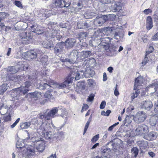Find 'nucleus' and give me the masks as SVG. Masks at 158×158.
<instances>
[{
	"label": "nucleus",
	"mask_w": 158,
	"mask_h": 158,
	"mask_svg": "<svg viewBox=\"0 0 158 158\" xmlns=\"http://www.w3.org/2000/svg\"><path fill=\"white\" fill-rule=\"evenodd\" d=\"M84 72L83 71H78L72 70L70 72V74L67 77L66 80L63 83L56 84V88L63 89L65 88L69 84L72 82L73 80L75 79L76 80H79L83 75Z\"/></svg>",
	"instance_id": "f257e3e1"
},
{
	"label": "nucleus",
	"mask_w": 158,
	"mask_h": 158,
	"mask_svg": "<svg viewBox=\"0 0 158 158\" xmlns=\"http://www.w3.org/2000/svg\"><path fill=\"white\" fill-rule=\"evenodd\" d=\"M30 85L31 83L30 82H26L22 84L21 87L13 89L11 91V96L17 100H19L21 95L22 94L25 95L29 91L28 88Z\"/></svg>",
	"instance_id": "f03ea898"
},
{
	"label": "nucleus",
	"mask_w": 158,
	"mask_h": 158,
	"mask_svg": "<svg viewBox=\"0 0 158 158\" xmlns=\"http://www.w3.org/2000/svg\"><path fill=\"white\" fill-rule=\"evenodd\" d=\"M111 39L109 37L103 38H99V37H93L92 40L89 41V44L94 46H96L98 44H101L103 45L104 48H105Z\"/></svg>",
	"instance_id": "7ed1b4c3"
},
{
	"label": "nucleus",
	"mask_w": 158,
	"mask_h": 158,
	"mask_svg": "<svg viewBox=\"0 0 158 158\" xmlns=\"http://www.w3.org/2000/svg\"><path fill=\"white\" fill-rule=\"evenodd\" d=\"M58 111V108L55 107L52 108L48 112L46 111L45 112H44L43 114L40 113L38 115L39 118L41 119H44L45 120H49L52 118L55 117L56 116L55 115Z\"/></svg>",
	"instance_id": "20e7f679"
},
{
	"label": "nucleus",
	"mask_w": 158,
	"mask_h": 158,
	"mask_svg": "<svg viewBox=\"0 0 158 158\" xmlns=\"http://www.w3.org/2000/svg\"><path fill=\"white\" fill-rule=\"evenodd\" d=\"M49 127V125H46L45 126H41L39 129V133L42 135H44L47 139H51L53 138L54 137V134L51 131L48 132L47 127Z\"/></svg>",
	"instance_id": "39448f33"
},
{
	"label": "nucleus",
	"mask_w": 158,
	"mask_h": 158,
	"mask_svg": "<svg viewBox=\"0 0 158 158\" xmlns=\"http://www.w3.org/2000/svg\"><path fill=\"white\" fill-rule=\"evenodd\" d=\"M19 36L23 44H28L32 42L33 35L31 33L23 31L20 33Z\"/></svg>",
	"instance_id": "423d86ee"
},
{
	"label": "nucleus",
	"mask_w": 158,
	"mask_h": 158,
	"mask_svg": "<svg viewBox=\"0 0 158 158\" xmlns=\"http://www.w3.org/2000/svg\"><path fill=\"white\" fill-rule=\"evenodd\" d=\"M148 131V128L147 126L143 124L137 126L135 130V133L136 135L143 136Z\"/></svg>",
	"instance_id": "0eeeda50"
},
{
	"label": "nucleus",
	"mask_w": 158,
	"mask_h": 158,
	"mask_svg": "<svg viewBox=\"0 0 158 158\" xmlns=\"http://www.w3.org/2000/svg\"><path fill=\"white\" fill-rule=\"evenodd\" d=\"M146 113L143 111H139L137 113L134 119L137 123H139L143 122L146 118Z\"/></svg>",
	"instance_id": "6e6552de"
},
{
	"label": "nucleus",
	"mask_w": 158,
	"mask_h": 158,
	"mask_svg": "<svg viewBox=\"0 0 158 158\" xmlns=\"http://www.w3.org/2000/svg\"><path fill=\"white\" fill-rule=\"evenodd\" d=\"M107 17L106 15H102L101 17H97L94 19V23L97 26H101L105 23L107 20Z\"/></svg>",
	"instance_id": "1a4fd4ad"
},
{
	"label": "nucleus",
	"mask_w": 158,
	"mask_h": 158,
	"mask_svg": "<svg viewBox=\"0 0 158 158\" xmlns=\"http://www.w3.org/2000/svg\"><path fill=\"white\" fill-rule=\"evenodd\" d=\"M78 52L76 50H73L70 53L69 58L65 59V61H68L70 64H73L76 61V59L78 58Z\"/></svg>",
	"instance_id": "9d476101"
},
{
	"label": "nucleus",
	"mask_w": 158,
	"mask_h": 158,
	"mask_svg": "<svg viewBox=\"0 0 158 158\" xmlns=\"http://www.w3.org/2000/svg\"><path fill=\"white\" fill-rule=\"evenodd\" d=\"M34 149L29 148L24 149L22 153L23 157L25 158H30L34 155Z\"/></svg>",
	"instance_id": "9b49d317"
},
{
	"label": "nucleus",
	"mask_w": 158,
	"mask_h": 158,
	"mask_svg": "<svg viewBox=\"0 0 158 158\" xmlns=\"http://www.w3.org/2000/svg\"><path fill=\"white\" fill-rule=\"evenodd\" d=\"M56 84H57V83L55 82L53 80H51L48 83H44L43 85H40V88L42 89H49L51 87L53 88H56Z\"/></svg>",
	"instance_id": "f8f14e48"
},
{
	"label": "nucleus",
	"mask_w": 158,
	"mask_h": 158,
	"mask_svg": "<svg viewBox=\"0 0 158 158\" xmlns=\"http://www.w3.org/2000/svg\"><path fill=\"white\" fill-rule=\"evenodd\" d=\"M76 40L74 38L67 39L63 44H65V47L68 49L72 48L76 43Z\"/></svg>",
	"instance_id": "ddd939ff"
},
{
	"label": "nucleus",
	"mask_w": 158,
	"mask_h": 158,
	"mask_svg": "<svg viewBox=\"0 0 158 158\" xmlns=\"http://www.w3.org/2000/svg\"><path fill=\"white\" fill-rule=\"evenodd\" d=\"M64 42H61L56 45L54 48V52L56 54L59 55L63 51L64 48Z\"/></svg>",
	"instance_id": "4468645a"
},
{
	"label": "nucleus",
	"mask_w": 158,
	"mask_h": 158,
	"mask_svg": "<svg viewBox=\"0 0 158 158\" xmlns=\"http://www.w3.org/2000/svg\"><path fill=\"white\" fill-rule=\"evenodd\" d=\"M157 137V134L155 132H151L148 134H146L143 136V138L149 141L153 140L156 139Z\"/></svg>",
	"instance_id": "2eb2a0df"
},
{
	"label": "nucleus",
	"mask_w": 158,
	"mask_h": 158,
	"mask_svg": "<svg viewBox=\"0 0 158 158\" xmlns=\"http://www.w3.org/2000/svg\"><path fill=\"white\" fill-rule=\"evenodd\" d=\"M24 55L28 60L35 59L37 56V53L33 50L27 51L24 53Z\"/></svg>",
	"instance_id": "dca6fc26"
},
{
	"label": "nucleus",
	"mask_w": 158,
	"mask_h": 158,
	"mask_svg": "<svg viewBox=\"0 0 158 158\" xmlns=\"http://www.w3.org/2000/svg\"><path fill=\"white\" fill-rule=\"evenodd\" d=\"M142 107L145 110H149L152 107V102L150 101H144L141 103Z\"/></svg>",
	"instance_id": "f3484780"
},
{
	"label": "nucleus",
	"mask_w": 158,
	"mask_h": 158,
	"mask_svg": "<svg viewBox=\"0 0 158 158\" xmlns=\"http://www.w3.org/2000/svg\"><path fill=\"white\" fill-rule=\"evenodd\" d=\"M111 150L110 148L104 149L101 152V156L102 158H110Z\"/></svg>",
	"instance_id": "a211bd4d"
},
{
	"label": "nucleus",
	"mask_w": 158,
	"mask_h": 158,
	"mask_svg": "<svg viewBox=\"0 0 158 158\" xmlns=\"http://www.w3.org/2000/svg\"><path fill=\"white\" fill-rule=\"evenodd\" d=\"M44 144L45 143L44 141H40L35 145L36 148L38 151L42 152L44 149Z\"/></svg>",
	"instance_id": "6ab92c4d"
},
{
	"label": "nucleus",
	"mask_w": 158,
	"mask_h": 158,
	"mask_svg": "<svg viewBox=\"0 0 158 158\" xmlns=\"http://www.w3.org/2000/svg\"><path fill=\"white\" fill-rule=\"evenodd\" d=\"M146 28L149 30L153 27L152 19L151 16H148L147 18Z\"/></svg>",
	"instance_id": "aec40b11"
},
{
	"label": "nucleus",
	"mask_w": 158,
	"mask_h": 158,
	"mask_svg": "<svg viewBox=\"0 0 158 158\" xmlns=\"http://www.w3.org/2000/svg\"><path fill=\"white\" fill-rule=\"evenodd\" d=\"M143 81V78L141 77H137L135 81L134 89H138V87L141 85Z\"/></svg>",
	"instance_id": "412c9836"
},
{
	"label": "nucleus",
	"mask_w": 158,
	"mask_h": 158,
	"mask_svg": "<svg viewBox=\"0 0 158 158\" xmlns=\"http://www.w3.org/2000/svg\"><path fill=\"white\" fill-rule=\"evenodd\" d=\"M96 14L89 10H87L84 14V17L86 19H91L94 17Z\"/></svg>",
	"instance_id": "4be33fe9"
},
{
	"label": "nucleus",
	"mask_w": 158,
	"mask_h": 158,
	"mask_svg": "<svg viewBox=\"0 0 158 158\" xmlns=\"http://www.w3.org/2000/svg\"><path fill=\"white\" fill-rule=\"evenodd\" d=\"M137 145L141 149H144L148 146V142L146 141H140L137 142Z\"/></svg>",
	"instance_id": "5701e85b"
},
{
	"label": "nucleus",
	"mask_w": 158,
	"mask_h": 158,
	"mask_svg": "<svg viewBox=\"0 0 158 158\" xmlns=\"http://www.w3.org/2000/svg\"><path fill=\"white\" fill-rule=\"evenodd\" d=\"M42 45L44 48H50L53 46L52 41L48 40L43 41L42 43Z\"/></svg>",
	"instance_id": "b1692460"
},
{
	"label": "nucleus",
	"mask_w": 158,
	"mask_h": 158,
	"mask_svg": "<svg viewBox=\"0 0 158 158\" xmlns=\"http://www.w3.org/2000/svg\"><path fill=\"white\" fill-rule=\"evenodd\" d=\"M44 13V14L41 15L40 14V15H39V16L40 17H44L45 18H47L49 16H51L53 14L52 13V11L50 10H45L44 11H43Z\"/></svg>",
	"instance_id": "393cba45"
},
{
	"label": "nucleus",
	"mask_w": 158,
	"mask_h": 158,
	"mask_svg": "<svg viewBox=\"0 0 158 158\" xmlns=\"http://www.w3.org/2000/svg\"><path fill=\"white\" fill-rule=\"evenodd\" d=\"M8 109L6 105L3 104L0 107V113L1 114H5L6 113Z\"/></svg>",
	"instance_id": "a878e982"
},
{
	"label": "nucleus",
	"mask_w": 158,
	"mask_h": 158,
	"mask_svg": "<svg viewBox=\"0 0 158 158\" xmlns=\"http://www.w3.org/2000/svg\"><path fill=\"white\" fill-rule=\"evenodd\" d=\"M53 6L54 7H57L61 8L64 7L63 5L61 4V2L60 0H53Z\"/></svg>",
	"instance_id": "bb28decb"
},
{
	"label": "nucleus",
	"mask_w": 158,
	"mask_h": 158,
	"mask_svg": "<svg viewBox=\"0 0 158 158\" xmlns=\"http://www.w3.org/2000/svg\"><path fill=\"white\" fill-rule=\"evenodd\" d=\"M140 91L139 89H134L133 92L131 96V99L132 101L135 98L137 97L140 94Z\"/></svg>",
	"instance_id": "cd10ccee"
},
{
	"label": "nucleus",
	"mask_w": 158,
	"mask_h": 158,
	"mask_svg": "<svg viewBox=\"0 0 158 158\" xmlns=\"http://www.w3.org/2000/svg\"><path fill=\"white\" fill-rule=\"evenodd\" d=\"M9 87L7 83H4L0 86V94H3L7 89Z\"/></svg>",
	"instance_id": "c85d7f7f"
},
{
	"label": "nucleus",
	"mask_w": 158,
	"mask_h": 158,
	"mask_svg": "<svg viewBox=\"0 0 158 158\" xmlns=\"http://www.w3.org/2000/svg\"><path fill=\"white\" fill-rule=\"evenodd\" d=\"M18 68L16 66L9 67L7 69V71L12 73H15L18 71Z\"/></svg>",
	"instance_id": "c756f323"
},
{
	"label": "nucleus",
	"mask_w": 158,
	"mask_h": 158,
	"mask_svg": "<svg viewBox=\"0 0 158 158\" xmlns=\"http://www.w3.org/2000/svg\"><path fill=\"white\" fill-rule=\"evenodd\" d=\"M31 28L33 32H36L39 34H41L43 32V31L41 30H38L36 26L33 25L31 26Z\"/></svg>",
	"instance_id": "7c9ffc66"
},
{
	"label": "nucleus",
	"mask_w": 158,
	"mask_h": 158,
	"mask_svg": "<svg viewBox=\"0 0 158 158\" xmlns=\"http://www.w3.org/2000/svg\"><path fill=\"white\" fill-rule=\"evenodd\" d=\"M31 124V123L30 122L22 123L20 124V127L22 129H26L30 126Z\"/></svg>",
	"instance_id": "2f4dec72"
},
{
	"label": "nucleus",
	"mask_w": 158,
	"mask_h": 158,
	"mask_svg": "<svg viewBox=\"0 0 158 158\" xmlns=\"http://www.w3.org/2000/svg\"><path fill=\"white\" fill-rule=\"evenodd\" d=\"M112 8L114 11L119 12L122 9V6L119 3L115 4Z\"/></svg>",
	"instance_id": "473e14b6"
},
{
	"label": "nucleus",
	"mask_w": 158,
	"mask_h": 158,
	"mask_svg": "<svg viewBox=\"0 0 158 158\" xmlns=\"http://www.w3.org/2000/svg\"><path fill=\"white\" fill-rule=\"evenodd\" d=\"M82 53L85 58H87L93 56V53H92L91 51H83Z\"/></svg>",
	"instance_id": "72a5a7b5"
},
{
	"label": "nucleus",
	"mask_w": 158,
	"mask_h": 158,
	"mask_svg": "<svg viewBox=\"0 0 158 158\" xmlns=\"http://www.w3.org/2000/svg\"><path fill=\"white\" fill-rule=\"evenodd\" d=\"M102 29V31L105 33L106 35L107 34L111 33L112 31V30L111 28L108 27H104Z\"/></svg>",
	"instance_id": "f704fd0d"
},
{
	"label": "nucleus",
	"mask_w": 158,
	"mask_h": 158,
	"mask_svg": "<svg viewBox=\"0 0 158 158\" xmlns=\"http://www.w3.org/2000/svg\"><path fill=\"white\" fill-rule=\"evenodd\" d=\"M118 48V47L114 44H111L109 48V50L111 52L114 53L116 52Z\"/></svg>",
	"instance_id": "c9c22d12"
},
{
	"label": "nucleus",
	"mask_w": 158,
	"mask_h": 158,
	"mask_svg": "<svg viewBox=\"0 0 158 158\" xmlns=\"http://www.w3.org/2000/svg\"><path fill=\"white\" fill-rule=\"evenodd\" d=\"M78 35L80 39H85L87 36L88 33L86 32H81L78 34Z\"/></svg>",
	"instance_id": "e433bc0d"
},
{
	"label": "nucleus",
	"mask_w": 158,
	"mask_h": 158,
	"mask_svg": "<svg viewBox=\"0 0 158 158\" xmlns=\"http://www.w3.org/2000/svg\"><path fill=\"white\" fill-rule=\"evenodd\" d=\"M131 152L132 156L136 157L138 155V150L136 147H134L131 149Z\"/></svg>",
	"instance_id": "4c0bfd02"
},
{
	"label": "nucleus",
	"mask_w": 158,
	"mask_h": 158,
	"mask_svg": "<svg viewBox=\"0 0 158 158\" xmlns=\"http://www.w3.org/2000/svg\"><path fill=\"white\" fill-rule=\"evenodd\" d=\"M150 123L152 126L155 125L157 123V121L155 117H152L150 118Z\"/></svg>",
	"instance_id": "58836bf2"
},
{
	"label": "nucleus",
	"mask_w": 158,
	"mask_h": 158,
	"mask_svg": "<svg viewBox=\"0 0 158 158\" xmlns=\"http://www.w3.org/2000/svg\"><path fill=\"white\" fill-rule=\"evenodd\" d=\"M44 97L45 98H48V99H53V98L52 95L49 91H48L45 93Z\"/></svg>",
	"instance_id": "ea45409f"
},
{
	"label": "nucleus",
	"mask_w": 158,
	"mask_h": 158,
	"mask_svg": "<svg viewBox=\"0 0 158 158\" xmlns=\"http://www.w3.org/2000/svg\"><path fill=\"white\" fill-rule=\"evenodd\" d=\"M40 61L43 64L45 65V64L48 61V58L46 56H44L42 57L40 59Z\"/></svg>",
	"instance_id": "a19ab883"
},
{
	"label": "nucleus",
	"mask_w": 158,
	"mask_h": 158,
	"mask_svg": "<svg viewBox=\"0 0 158 158\" xmlns=\"http://www.w3.org/2000/svg\"><path fill=\"white\" fill-rule=\"evenodd\" d=\"M14 3L19 8H22L23 7L21 2L19 1L15 0V1Z\"/></svg>",
	"instance_id": "79ce46f5"
},
{
	"label": "nucleus",
	"mask_w": 158,
	"mask_h": 158,
	"mask_svg": "<svg viewBox=\"0 0 158 158\" xmlns=\"http://www.w3.org/2000/svg\"><path fill=\"white\" fill-rule=\"evenodd\" d=\"M54 33H55V34H52V38H54L55 36L56 35V38L57 40H60V39L62 38V36L58 35L57 33L56 32V31H54Z\"/></svg>",
	"instance_id": "37998d69"
},
{
	"label": "nucleus",
	"mask_w": 158,
	"mask_h": 158,
	"mask_svg": "<svg viewBox=\"0 0 158 158\" xmlns=\"http://www.w3.org/2000/svg\"><path fill=\"white\" fill-rule=\"evenodd\" d=\"M4 119L5 122H6L10 121L11 120V118L10 114H8L4 116Z\"/></svg>",
	"instance_id": "c03bdc74"
},
{
	"label": "nucleus",
	"mask_w": 158,
	"mask_h": 158,
	"mask_svg": "<svg viewBox=\"0 0 158 158\" xmlns=\"http://www.w3.org/2000/svg\"><path fill=\"white\" fill-rule=\"evenodd\" d=\"M111 113V111L109 110H107L106 112L104 111H103L101 112V114L102 115H104L105 116H109V114Z\"/></svg>",
	"instance_id": "a18cd8bd"
},
{
	"label": "nucleus",
	"mask_w": 158,
	"mask_h": 158,
	"mask_svg": "<svg viewBox=\"0 0 158 158\" xmlns=\"http://www.w3.org/2000/svg\"><path fill=\"white\" fill-rule=\"evenodd\" d=\"M77 26L78 29L84 28V23L82 22H78L77 23Z\"/></svg>",
	"instance_id": "49530a36"
},
{
	"label": "nucleus",
	"mask_w": 158,
	"mask_h": 158,
	"mask_svg": "<svg viewBox=\"0 0 158 158\" xmlns=\"http://www.w3.org/2000/svg\"><path fill=\"white\" fill-rule=\"evenodd\" d=\"M7 15V14L6 13L4 12H0V19L1 20V21L2 20L4 19Z\"/></svg>",
	"instance_id": "de8ad7c7"
},
{
	"label": "nucleus",
	"mask_w": 158,
	"mask_h": 158,
	"mask_svg": "<svg viewBox=\"0 0 158 158\" xmlns=\"http://www.w3.org/2000/svg\"><path fill=\"white\" fill-rule=\"evenodd\" d=\"M97 33L98 34V37H99V38L100 37V36H104L106 34L104 33V32L102 31V29H100L98 31H97Z\"/></svg>",
	"instance_id": "09e8293b"
},
{
	"label": "nucleus",
	"mask_w": 158,
	"mask_h": 158,
	"mask_svg": "<svg viewBox=\"0 0 158 158\" xmlns=\"http://www.w3.org/2000/svg\"><path fill=\"white\" fill-rule=\"evenodd\" d=\"M99 138V134L93 137L91 139V141L93 142H96Z\"/></svg>",
	"instance_id": "8fccbe9b"
},
{
	"label": "nucleus",
	"mask_w": 158,
	"mask_h": 158,
	"mask_svg": "<svg viewBox=\"0 0 158 158\" xmlns=\"http://www.w3.org/2000/svg\"><path fill=\"white\" fill-rule=\"evenodd\" d=\"M40 94V93L38 92H35L31 94V95L33 98H38L39 97Z\"/></svg>",
	"instance_id": "3c124183"
},
{
	"label": "nucleus",
	"mask_w": 158,
	"mask_h": 158,
	"mask_svg": "<svg viewBox=\"0 0 158 158\" xmlns=\"http://www.w3.org/2000/svg\"><path fill=\"white\" fill-rule=\"evenodd\" d=\"M94 94L93 93L91 94L90 95L89 98H87V100L89 102L92 101L94 100Z\"/></svg>",
	"instance_id": "603ef678"
},
{
	"label": "nucleus",
	"mask_w": 158,
	"mask_h": 158,
	"mask_svg": "<svg viewBox=\"0 0 158 158\" xmlns=\"http://www.w3.org/2000/svg\"><path fill=\"white\" fill-rule=\"evenodd\" d=\"M119 123L118 122H117V123H114V124H113V125H112V126H111L109 128H108V130L109 131H112L113 129V128L116 126H117V125H118V124H119Z\"/></svg>",
	"instance_id": "864d4df0"
},
{
	"label": "nucleus",
	"mask_w": 158,
	"mask_h": 158,
	"mask_svg": "<svg viewBox=\"0 0 158 158\" xmlns=\"http://www.w3.org/2000/svg\"><path fill=\"white\" fill-rule=\"evenodd\" d=\"M88 84L89 86L94 85L95 84L94 81L92 79H89L88 80Z\"/></svg>",
	"instance_id": "5fc2aeb1"
},
{
	"label": "nucleus",
	"mask_w": 158,
	"mask_h": 158,
	"mask_svg": "<svg viewBox=\"0 0 158 158\" xmlns=\"http://www.w3.org/2000/svg\"><path fill=\"white\" fill-rule=\"evenodd\" d=\"M89 122H87L85 124V127L84 132H83V135H84L86 133L88 128L89 127V124H90Z\"/></svg>",
	"instance_id": "6e6d98bb"
},
{
	"label": "nucleus",
	"mask_w": 158,
	"mask_h": 158,
	"mask_svg": "<svg viewBox=\"0 0 158 158\" xmlns=\"http://www.w3.org/2000/svg\"><path fill=\"white\" fill-rule=\"evenodd\" d=\"M152 10L150 9H145L143 11V12L146 15H148L150 13H152Z\"/></svg>",
	"instance_id": "4d7b16f0"
},
{
	"label": "nucleus",
	"mask_w": 158,
	"mask_h": 158,
	"mask_svg": "<svg viewBox=\"0 0 158 158\" xmlns=\"http://www.w3.org/2000/svg\"><path fill=\"white\" fill-rule=\"evenodd\" d=\"M148 57L145 56V58L142 63V65H145L148 62Z\"/></svg>",
	"instance_id": "13d9d810"
},
{
	"label": "nucleus",
	"mask_w": 158,
	"mask_h": 158,
	"mask_svg": "<svg viewBox=\"0 0 158 158\" xmlns=\"http://www.w3.org/2000/svg\"><path fill=\"white\" fill-rule=\"evenodd\" d=\"M20 120V118H17L15 122L11 126V127L12 128H14L19 122Z\"/></svg>",
	"instance_id": "bf43d9fd"
},
{
	"label": "nucleus",
	"mask_w": 158,
	"mask_h": 158,
	"mask_svg": "<svg viewBox=\"0 0 158 158\" xmlns=\"http://www.w3.org/2000/svg\"><path fill=\"white\" fill-rule=\"evenodd\" d=\"M106 102L105 101H102L100 105V108L101 109H104L106 105Z\"/></svg>",
	"instance_id": "052dcab7"
},
{
	"label": "nucleus",
	"mask_w": 158,
	"mask_h": 158,
	"mask_svg": "<svg viewBox=\"0 0 158 158\" xmlns=\"http://www.w3.org/2000/svg\"><path fill=\"white\" fill-rule=\"evenodd\" d=\"M117 85H116V87H115V88L114 90V94L116 96H118L119 94V93L118 92V89H117Z\"/></svg>",
	"instance_id": "680f3d73"
},
{
	"label": "nucleus",
	"mask_w": 158,
	"mask_h": 158,
	"mask_svg": "<svg viewBox=\"0 0 158 158\" xmlns=\"http://www.w3.org/2000/svg\"><path fill=\"white\" fill-rule=\"evenodd\" d=\"M155 109L154 111L155 112H157V110H158V101L157 102H156L155 105Z\"/></svg>",
	"instance_id": "e2e57ef3"
},
{
	"label": "nucleus",
	"mask_w": 158,
	"mask_h": 158,
	"mask_svg": "<svg viewBox=\"0 0 158 158\" xmlns=\"http://www.w3.org/2000/svg\"><path fill=\"white\" fill-rule=\"evenodd\" d=\"M152 40H158V32L152 37Z\"/></svg>",
	"instance_id": "0e129e2a"
},
{
	"label": "nucleus",
	"mask_w": 158,
	"mask_h": 158,
	"mask_svg": "<svg viewBox=\"0 0 158 158\" xmlns=\"http://www.w3.org/2000/svg\"><path fill=\"white\" fill-rule=\"evenodd\" d=\"M88 106L87 104H84L82 107V109L81 110V112H82L83 110H86L88 109Z\"/></svg>",
	"instance_id": "69168bd1"
},
{
	"label": "nucleus",
	"mask_w": 158,
	"mask_h": 158,
	"mask_svg": "<svg viewBox=\"0 0 158 158\" xmlns=\"http://www.w3.org/2000/svg\"><path fill=\"white\" fill-rule=\"evenodd\" d=\"M91 26L90 25L87 23H84V28H88L90 27Z\"/></svg>",
	"instance_id": "338daca9"
},
{
	"label": "nucleus",
	"mask_w": 158,
	"mask_h": 158,
	"mask_svg": "<svg viewBox=\"0 0 158 158\" xmlns=\"http://www.w3.org/2000/svg\"><path fill=\"white\" fill-rule=\"evenodd\" d=\"M35 137V142L34 145L36 144L37 143H38L39 141H43L42 140H41V138H39L38 137Z\"/></svg>",
	"instance_id": "774afa93"
}]
</instances>
